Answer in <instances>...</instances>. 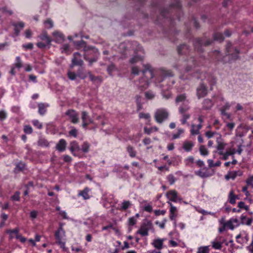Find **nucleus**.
Segmentation results:
<instances>
[{"mask_svg":"<svg viewBox=\"0 0 253 253\" xmlns=\"http://www.w3.org/2000/svg\"><path fill=\"white\" fill-rule=\"evenodd\" d=\"M144 69L142 70L143 77L139 80L140 87L143 89L146 88L149 84L150 80L154 77L153 70L149 64L144 65Z\"/></svg>","mask_w":253,"mask_h":253,"instance_id":"obj_1","label":"nucleus"},{"mask_svg":"<svg viewBox=\"0 0 253 253\" xmlns=\"http://www.w3.org/2000/svg\"><path fill=\"white\" fill-rule=\"evenodd\" d=\"M189 109V106L187 104H183L179 109L181 114H186L185 112Z\"/></svg>","mask_w":253,"mask_h":253,"instance_id":"obj_26","label":"nucleus"},{"mask_svg":"<svg viewBox=\"0 0 253 253\" xmlns=\"http://www.w3.org/2000/svg\"><path fill=\"white\" fill-rule=\"evenodd\" d=\"M37 214H38V212L37 211H32L31 212H30V217L32 218H35L37 217Z\"/></svg>","mask_w":253,"mask_h":253,"instance_id":"obj_63","label":"nucleus"},{"mask_svg":"<svg viewBox=\"0 0 253 253\" xmlns=\"http://www.w3.org/2000/svg\"><path fill=\"white\" fill-rule=\"evenodd\" d=\"M127 150L130 157H134L135 156L136 153L132 147L128 146Z\"/></svg>","mask_w":253,"mask_h":253,"instance_id":"obj_38","label":"nucleus"},{"mask_svg":"<svg viewBox=\"0 0 253 253\" xmlns=\"http://www.w3.org/2000/svg\"><path fill=\"white\" fill-rule=\"evenodd\" d=\"M169 116L168 111L164 109H158L155 114V118L158 123H162Z\"/></svg>","mask_w":253,"mask_h":253,"instance_id":"obj_4","label":"nucleus"},{"mask_svg":"<svg viewBox=\"0 0 253 253\" xmlns=\"http://www.w3.org/2000/svg\"><path fill=\"white\" fill-rule=\"evenodd\" d=\"M214 40L219 42H222L224 40V37L221 33H216L213 37Z\"/></svg>","mask_w":253,"mask_h":253,"instance_id":"obj_32","label":"nucleus"},{"mask_svg":"<svg viewBox=\"0 0 253 253\" xmlns=\"http://www.w3.org/2000/svg\"><path fill=\"white\" fill-rule=\"evenodd\" d=\"M130 205H131V204L129 201H124L122 203V206L121 208V210H126L127 208H128Z\"/></svg>","mask_w":253,"mask_h":253,"instance_id":"obj_37","label":"nucleus"},{"mask_svg":"<svg viewBox=\"0 0 253 253\" xmlns=\"http://www.w3.org/2000/svg\"><path fill=\"white\" fill-rule=\"evenodd\" d=\"M129 43L126 44L125 43H121L119 46V48L121 50H123L122 51L123 55L126 56L127 54L126 51L128 49V45H129Z\"/></svg>","mask_w":253,"mask_h":253,"instance_id":"obj_22","label":"nucleus"},{"mask_svg":"<svg viewBox=\"0 0 253 253\" xmlns=\"http://www.w3.org/2000/svg\"><path fill=\"white\" fill-rule=\"evenodd\" d=\"M196 174L202 177H208V175H206L205 174V173L204 172H203L202 171L199 170V171H198L196 172Z\"/></svg>","mask_w":253,"mask_h":253,"instance_id":"obj_61","label":"nucleus"},{"mask_svg":"<svg viewBox=\"0 0 253 253\" xmlns=\"http://www.w3.org/2000/svg\"><path fill=\"white\" fill-rule=\"evenodd\" d=\"M212 246L215 249H221L222 247L221 244L218 242H212Z\"/></svg>","mask_w":253,"mask_h":253,"instance_id":"obj_39","label":"nucleus"},{"mask_svg":"<svg viewBox=\"0 0 253 253\" xmlns=\"http://www.w3.org/2000/svg\"><path fill=\"white\" fill-rule=\"evenodd\" d=\"M47 45L46 43L42 42H39L37 43V46L40 48H43Z\"/></svg>","mask_w":253,"mask_h":253,"instance_id":"obj_58","label":"nucleus"},{"mask_svg":"<svg viewBox=\"0 0 253 253\" xmlns=\"http://www.w3.org/2000/svg\"><path fill=\"white\" fill-rule=\"evenodd\" d=\"M19 229L15 228L13 230L9 229L6 231V233L9 234L10 238H13V234L16 235V238H17V235H19Z\"/></svg>","mask_w":253,"mask_h":253,"instance_id":"obj_23","label":"nucleus"},{"mask_svg":"<svg viewBox=\"0 0 253 253\" xmlns=\"http://www.w3.org/2000/svg\"><path fill=\"white\" fill-rule=\"evenodd\" d=\"M66 115L69 117L71 122L77 124L79 122L78 113L74 110H69L66 112Z\"/></svg>","mask_w":253,"mask_h":253,"instance_id":"obj_5","label":"nucleus"},{"mask_svg":"<svg viewBox=\"0 0 253 253\" xmlns=\"http://www.w3.org/2000/svg\"><path fill=\"white\" fill-rule=\"evenodd\" d=\"M53 36L56 42L60 43L63 42L64 37L62 34L58 32H54L53 33Z\"/></svg>","mask_w":253,"mask_h":253,"instance_id":"obj_14","label":"nucleus"},{"mask_svg":"<svg viewBox=\"0 0 253 253\" xmlns=\"http://www.w3.org/2000/svg\"><path fill=\"white\" fill-rule=\"evenodd\" d=\"M55 236L56 242L60 246V247L64 248L65 242L64 238L65 236V232L61 225L59 228L58 230L55 232Z\"/></svg>","mask_w":253,"mask_h":253,"instance_id":"obj_3","label":"nucleus"},{"mask_svg":"<svg viewBox=\"0 0 253 253\" xmlns=\"http://www.w3.org/2000/svg\"><path fill=\"white\" fill-rule=\"evenodd\" d=\"M20 192H16L15 194L12 196L11 198L14 201H19L20 199Z\"/></svg>","mask_w":253,"mask_h":253,"instance_id":"obj_51","label":"nucleus"},{"mask_svg":"<svg viewBox=\"0 0 253 253\" xmlns=\"http://www.w3.org/2000/svg\"><path fill=\"white\" fill-rule=\"evenodd\" d=\"M89 145L87 142H84L82 145V150L84 152L86 153L88 151Z\"/></svg>","mask_w":253,"mask_h":253,"instance_id":"obj_40","label":"nucleus"},{"mask_svg":"<svg viewBox=\"0 0 253 253\" xmlns=\"http://www.w3.org/2000/svg\"><path fill=\"white\" fill-rule=\"evenodd\" d=\"M39 112L41 115H43L45 111V105L43 103H41L39 104Z\"/></svg>","mask_w":253,"mask_h":253,"instance_id":"obj_30","label":"nucleus"},{"mask_svg":"<svg viewBox=\"0 0 253 253\" xmlns=\"http://www.w3.org/2000/svg\"><path fill=\"white\" fill-rule=\"evenodd\" d=\"M200 154L203 156H207L209 154L208 150L206 148L204 145H201L199 148Z\"/></svg>","mask_w":253,"mask_h":253,"instance_id":"obj_29","label":"nucleus"},{"mask_svg":"<svg viewBox=\"0 0 253 253\" xmlns=\"http://www.w3.org/2000/svg\"><path fill=\"white\" fill-rule=\"evenodd\" d=\"M185 49H188V46L186 44H182L178 47L177 52L178 54H181L184 52L183 50H184Z\"/></svg>","mask_w":253,"mask_h":253,"instance_id":"obj_34","label":"nucleus"},{"mask_svg":"<svg viewBox=\"0 0 253 253\" xmlns=\"http://www.w3.org/2000/svg\"><path fill=\"white\" fill-rule=\"evenodd\" d=\"M158 74L161 77V79L158 80V82H162L164 78L172 76V74L171 71L169 70H166L163 69H160L158 71Z\"/></svg>","mask_w":253,"mask_h":253,"instance_id":"obj_10","label":"nucleus"},{"mask_svg":"<svg viewBox=\"0 0 253 253\" xmlns=\"http://www.w3.org/2000/svg\"><path fill=\"white\" fill-rule=\"evenodd\" d=\"M182 115V119H181V122L182 124H185L186 123V120L190 117V115L188 114Z\"/></svg>","mask_w":253,"mask_h":253,"instance_id":"obj_48","label":"nucleus"},{"mask_svg":"<svg viewBox=\"0 0 253 253\" xmlns=\"http://www.w3.org/2000/svg\"><path fill=\"white\" fill-rule=\"evenodd\" d=\"M81 79H84L86 77V75L85 73H84L83 70H79L78 75H77Z\"/></svg>","mask_w":253,"mask_h":253,"instance_id":"obj_50","label":"nucleus"},{"mask_svg":"<svg viewBox=\"0 0 253 253\" xmlns=\"http://www.w3.org/2000/svg\"><path fill=\"white\" fill-rule=\"evenodd\" d=\"M150 226L151 224L148 222L147 223H143L141 226L140 229L137 231V233L140 234L142 236H147Z\"/></svg>","mask_w":253,"mask_h":253,"instance_id":"obj_7","label":"nucleus"},{"mask_svg":"<svg viewBox=\"0 0 253 253\" xmlns=\"http://www.w3.org/2000/svg\"><path fill=\"white\" fill-rule=\"evenodd\" d=\"M224 226L228 227L232 230H233L234 228V226L233 225L232 220H230L229 221H227V222L224 223Z\"/></svg>","mask_w":253,"mask_h":253,"instance_id":"obj_42","label":"nucleus"},{"mask_svg":"<svg viewBox=\"0 0 253 253\" xmlns=\"http://www.w3.org/2000/svg\"><path fill=\"white\" fill-rule=\"evenodd\" d=\"M191 132L192 134H198L199 133V130L198 129H197V127H195V126L194 125H192Z\"/></svg>","mask_w":253,"mask_h":253,"instance_id":"obj_47","label":"nucleus"},{"mask_svg":"<svg viewBox=\"0 0 253 253\" xmlns=\"http://www.w3.org/2000/svg\"><path fill=\"white\" fill-rule=\"evenodd\" d=\"M216 142L217 143L216 149L218 150H223L225 147V144L222 142L221 136L220 135H219L218 137L217 138Z\"/></svg>","mask_w":253,"mask_h":253,"instance_id":"obj_18","label":"nucleus"},{"mask_svg":"<svg viewBox=\"0 0 253 253\" xmlns=\"http://www.w3.org/2000/svg\"><path fill=\"white\" fill-rule=\"evenodd\" d=\"M139 118H144L145 119H149L150 118V115L148 113H144L143 112H141L139 113Z\"/></svg>","mask_w":253,"mask_h":253,"instance_id":"obj_45","label":"nucleus"},{"mask_svg":"<svg viewBox=\"0 0 253 253\" xmlns=\"http://www.w3.org/2000/svg\"><path fill=\"white\" fill-rule=\"evenodd\" d=\"M72 61L73 66H82L83 64V61L81 59V54L78 52L74 54V57Z\"/></svg>","mask_w":253,"mask_h":253,"instance_id":"obj_9","label":"nucleus"},{"mask_svg":"<svg viewBox=\"0 0 253 253\" xmlns=\"http://www.w3.org/2000/svg\"><path fill=\"white\" fill-rule=\"evenodd\" d=\"M131 73L133 74L138 75L139 73V70L137 67L136 66H133L131 68Z\"/></svg>","mask_w":253,"mask_h":253,"instance_id":"obj_49","label":"nucleus"},{"mask_svg":"<svg viewBox=\"0 0 253 253\" xmlns=\"http://www.w3.org/2000/svg\"><path fill=\"white\" fill-rule=\"evenodd\" d=\"M136 222V220L134 217H131L129 218L128 223L129 225L132 226L134 225Z\"/></svg>","mask_w":253,"mask_h":253,"instance_id":"obj_54","label":"nucleus"},{"mask_svg":"<svg viewBox=\"0 0 253 253\" xmlns=\"http://www.w3.org/2000/svg\"><path fill=\"white\" fill-rule=\"evenodd\" d=\"M2 11L4 13H6L9 15L12 14L13 12L12 10H8L6 7H3L1 9Z\"/></svg>","mask_w":253,"mask_h":253,"instance_id":"obj_56","label":"nucleus"},{"mask_svg":"<svg viewBox=\"0 0 253 253\" xmlns=\"http://www.w3.org/2000/svg\"><path fill=\"white\" fill-rule=\"evenodd\" d=\"M167 222V219H164L162 222H160L159 221H156L155 222L156 224L158 225L160 228H164L165 226V223Z\"/></svg>","mask_w":253,"mask_h":253,"instance_id":"obj_53","label":"nucleus"},{"mask_svg":"<svg viewBox=\"0 0 253 253\" xmlns=\"http://www.w3.org/2000/svg\"><path fill=\"white\" fill-rule=\"evenodd\" d=\"M166 211L165 210H156L155 213L156 215H160L161 214L164 215L166 213Z\"/></svg>","mask_w":253,"mask_h":253,"instance_id":"obj_60","label":"nucleus"},{"mask_svg":"<svg viewBox=\"0 0 253 253\" xmlns=\"http://www.w3.org/2000/svg\"><path fill=\"white\" fill-rule=\"evenodd\" d=\"M167 197L170 201L176 202L178 199L177 193L175 190H170L167 193Z\"/></svg>","mask_w":253,"mask_h":253,"instance_id":"obj_11","label":"nucleus"},{"mask_svg":"<svg viewBox=\"0 0 253 253\" xmlns=\"http://www.w3.org/2000/svg\"><path fill=\"white\" fill-rule=\"evenodd\" d=\"M145 96L148 99H152L155 97V94L152 91H148L145 92Z\"/></svg>","mask_w":253,"mask_h":253,"instance_id":"obj_33","label":"nucleus"},{"mask_svg":"<svg viewBox=\"0 0 253 253\" xmlns=\"http://www.w3.org/2000/svg\"><path fill=\"white\" fill-rule=\"evenodd\" d=\"M25 168V164L22 163H19L17 165L14 169L15 172L17 173L20 171H22Z\"/></svg>","mask_w":253,"mask_h":253,"instance_id":"obj_27","label":"nucleus"},{"mask_svg":"<svg viewBox=\"0 0 253 253\" xmlns=\"http://www.w3.org/2000/svg\"><path fill=\"white\" fill-rule=\"evenodd\" d=\"M33 125L35 126H37V127L39 128H41L42 127V124H40L38 120H34L33 121Z\"/></svg>","mask_w":253,"mask_h":253,"instance_id":"obj_62","label":"nucleus"},{"mask_svg":"<svg viewBox=\"0 0 253 253\" xmlns=\"http://www.w3.org/2000/svg\"><path fill=\"white\" fill-rule=\"evenodd\" d=\"M40 38L43 41H44L47 44H50L51 40L47 35L46 32H43L40 36Z\"/></svg>","mask_w":253,"mask_h":253,"instance_id":"obj_16","label":"nucleus"},{"mask_svg":"<svg viewBox=\"0 0 253 253\" xmlns=\"http://www.w3.org/2000/svg\"><path fill=\"white\" fill-rule=\"evenodd\" d=\"M241 222L243 224H246L249 225L251 224L253 221L252 218H247L246 216H242L241 217Z\"/></svg>","mask_w":253,"mask_h":253,"instance_id":"obj_21","label":"nucleus"},{"mask_svg":"<svg viewBox=\"0 0 253 253\" xmlns=\"http://www.w3.org/2000/svg\"><path fill=\"white\" fill-rule=\"evenodd\" d=\"M66 146V142L65 140L61 139L56 145V149L59 151H63L65 150Z\"/></svg>","mask_w":253,"mask_h":253,"instance_id":"obj_15","label":"nucleus"},{"mask_svg":"<svg viewBox=\"0 0 253 253\" xmlns=\"http://www.w3.org/2000/svg\"><path fill=\"white\" fill-rule=\"evenodd\" d=\"M24 131L26 133L30 134L32 132L33 129L30 126H24Z\"/></svg>","mask_w":253,"mask_h":253,"instance_id":"obj_43","label":"nucleus"},{"mask_svg":"<svg viewBox=\"0 0 253 253\" xmlns=\"http://www.w3.org/2000/svg\"><path fill=\"white\" fill-rule=\"evenodd\" d=\"M232 154H233V152H231L230 151H227L226 153H224V155L223 156V159L224 160H226L228 159L229 156L231 155Z\"/></svg>","mask_w":253,"mask_h":253,"instance_id":"obj_57","label":"nucleus"},{"mask_svg":"<svg viewBox=\"0 0 253 253\" xmlns=\"http://www.w3.org/2000/svg\"><path fill=\"white\" fill-rule=\"evenodd\" d=\"M163 239H156L154 240L152 244L155 248L161 250L163 248Z\"/></svg>","mask_w":253,"mask_h":253,"instance_id":"obj_17","label":"nucleus"},{"mask_svg":"<svg viewBox=\"0 0 253 253\" xmlns=\"http://www.w3.org/2000/svg\"><path fill=\"white\" fill-rule=\"evenodd\" d=\"M73 42L74 45L78 47H84L85 46V42L83 40L80 41H74Z\"/></svg>","mask_w":253,"mask_h":253,"instance_id":"obj_36","label":"nucleus"},{"mask_svg":"<svg viewBox=\"0 0 253 253\" xmlns=\"http://www.w3.org/2000/svg\"><path fill=\"white\" fill-rule=\"evenodd\" d=\"M38 145L42 147H47L49 145V143L44 139H40L38 141Z\"/></svg>","mask_w":253,"mask_h":253,"instance_id":"obj_31","label":"nucleus"},{"mask_svg":"<svg viewBox=\"0 0 253 253\" xmlns=\"http://www.w3.org/2000/svg\"><path fill=\"white\" fill-rule=\"evenodd\" d=\"M168 179L170 184H173L175 181L174 177L173 176V175L171 174L169 175L168 176Z\"/></svg>","mask_w":253,"mask_h":253,"instance_id":"obj_52","label":"nucleus"},{"mask_svg":"<svg viewBox=\"0 0 253 253\" xmlns=\"http://www.w3.org/2000/svg\"><path fill=\"white\" fill-rule=\"evenodd\" d=\"M214 134H216V133L211 131H209L206 132L205 134L208 138H210L212 137Z\"/></svg>","mask_w":253,"mask_h":253,"instance_id":"obj_59","label":"nucleus"},{"mask_svg":"<svg viewBox=\"0 0 253 253\" xmlns=\"http://www.w3.org/2000/svg\"><path fill=\"white\" fill-rule=\"evenodd\" d=\"M115 66L112 64L108 66L107 68V71L109 74H111V73L115 70Z\"/></svg>","mask_w":253,"mask_h":253,"instance_id":"obj_55","label":"nucleus"},{"mask_svg":"<svg viewBox=\"0 0 253 253\" xmlns=\"http://www.w3.org/2000/svg\"><path fill=\"white\" fill-rule=\"evenodd\" d=\"M195 65V61L194 59L191 58L188 61L187 67L186 68L187 71L190 70L191 68Z\"/></svg>","mask_w":253,"mask_h":253,"instance_id":"obj_35","label":"nucleus"},{"mask_svg":"<svg viewBox=\"0 0 253 253\" xmlns=\"http://www.w3.org/2000/svg\"><path fill=\"white\" fill-rule=\"evenodd\" d=\"M143 59V57L140 55H135L133 56L129 60V62L131 64H134L138 61H142Z\"/></svg>","mask_w":253,"mask_h":253,"instance_id":"obj_19","label":"nucleus"},{"mask_svg":"<svg viewBox=\"0 0 253 253\" xmlns=\"http://www.w3.org/2000/svg\"><path fill=\"white\" fill-rule=\"evenodd\" d=\"M89 116L88 113L85 111H83L82 113V120L83 121V126L86 128L88 125V120L89 119Z\"/></svg>","mask_w":253,"mask_h":253,"instance_id":"obj_13","label":"nucleus"},{"mask_svg":"<svg viewBox=\"0 0 253 253\" xmlns=\"http://www.w3.org/2000/svg\"><path fill=\"white\" fill-rule=\"evenodd\" d=\"M88 76H89V79L91 81H96L97 80H98L100 82H101V80L100 79V78L98 77H95L94 75H93L90 72H88Z\"/></svg>","mask_w":253,"mask_h":253,"instance_id":"obj_41","label":"nucleus"},{"mask_svg":"<svg viewBox=\"0 0 253 253\" xmlns=\"http://www.w3.org/2000/svg\"><path fill=\"white\" fill-rule=\"evenodd\" d=\"M242 175V172L241 171H231L225 175V179L226 180H229L230 178L234 179L237 175L241 176Z\"/></svg>","mask_w":253,"mask_h":253,"instance_id":"obj_12","label":"nucleus"},{"mask_svg":"<svg viewBox=\"0 0 253 253\" xmlns=\"http://www.w3.org/2000/svg\"><path fill=\"white\" fill-rule=\"evenodd\" d=\"M209 250L208 247H204L202 248H200L198 253H209Z\"/></svg>","mask_w":253,"mask_h":253,"instance_id":"obj_44","label":"nucleus"},{"mask_svg":"<svg viewBox=\"0 0 253 253\" xmlns=\"http://www.w3.org/2000/svg\"><path fill=\"white\" fill-rule=\"evenodd\" d=\"M212 42V41L210 39L197 38L195 40L193 44L195 49L198 51H201L202 50V46L203 45L208 46Z\"/></svg>","mask_w":253,"mask_h":253,"instance_id":"obj_2","label":"nucleus"},{"mask_svg":"<svg viewBox=\"0 0 253 253\" xmlns=\"http://www.w3.org/2000/svg\"><path fill=\"white\" fill-rule=\"evenodd\" d=\"M90 191V189L88 188H85L84 190L81 191L79 195L82 196L84 199H88L89 198V196L88 194V192Z\"/></svg>","mask_w":253,"mask_h":253,"instance_id":"obj_24","label":"nucleus"},{"mask_svg":"<svg viewBox=\"0 0 253 253\" xmlns=\"http://www.w3.org/2000/svg\"><path fill=\"white\" fill-rule=\"evenodd\" d=\"M168 203L169 204L170 206L169 209V218L171 220H174L175 219L176 217L177 216V208L173 206V205L170 202H168Z\"/></svg>","mask_w":253,"mask_h":253,"instance_id":"obj_8","label":"nucleus"},{"mask_svg":"<svg viewBox=\"0 0 253 253\" xmlns=\"http://www.w3.org/2000/svg\"><path fill=\"white\" fill-rule=\"evenodd\" d=\"M186 96L184 94L178 95L175 99L176 103L182 102L186 100Z\"/></svg>","mask_w":253,"mask_h":253,"instance_id":"obj_28","label":"nucleus"},{"mask_svg":"<svg viewBox=\"0 0 253 253\" xmlns=\"http://www.w3.org/2000/svg\"><path fill=\"white\" fill-rule=\"evenodd\" d=\"M207 94V87L206 85L201 83L197 88V95L199 98L204 97Z\"/></svg>","mask_w":253,"mask_h":253,"instance_id":"obj_6","label":"nucleus"},{"mask_svg":"<svg viewBox=\"0 0 253 253\" xmlns=\"http://www.w3.org/2000/svg\"><path fill=\"white\" fill-rule=\"evenodd\" d=\"M193 145L194 144L192 142L185 141L183 143V148L185 151H190L192 149Z\"/></svg>","mask_w":253,"mask_h":253,"instance_id":"obj_20","label":"nucleus"},{"mask_svg":"<svg viewBox=\"0 0 253 253\" xmlns=\"http://www.w3.org/2000/svg\"><path fill=\"white\" fill-rule=\"evenodd\" d=\"M247 183L249 185H251L253 186V176L249 177L246 181Z\"/></svg>","mask_w":253,"mask_h":253,"instance_id":"obj_64","label":"nucleus"},{"mask_svg":"<svg viewBox=\"0 0 253 253\" xmlns=\"http://www.w3.org/2000/svg\"><path fill=\"white\" fill-rule=\"evenodd\" d=\"M77 76V75L74 72H69L68 73V78L71 80H74L76 79Z\"/></svg>","mask_w":253,"mask_h":253,"instance_id":"obj_46","label":"nucleus"},{"mask_svg":"<svg viewBox=\"0 0 253 253\" xmlns=\"http://www.w3.org/2000/svg\"><path fill=\"white\" fill-rule=\"evenodd\" d=\"M80 150V147L76 141L72 142L70 143V150L72 152H73L76 150L79 151Z\"/></svg>","mask_w":253,"mask_h":253,"instance_id":"obj_25","label":"nucleus"}]
</instances>
